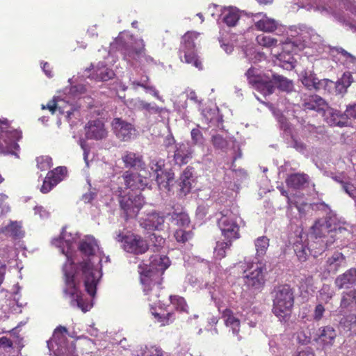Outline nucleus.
<instances>
[{
    "mask_svg": "<svg viewBox=\"0 0 356 356\" xmlns=\"http://www.w3.org/2000/svg\"><path fill=\"white\" fill-rule=\"evenodd\" d=\"M78 248L88 259L77 264L70 260L65 264L63 293L71 298L72 306L76 305L86 312L88 311L89 306L85 302L79 289V277L81 276L87 293L92 297L95 296L100 274L91 261L90 257L95 255L98 248L97 241L93 236H86L79 241Z\"/></svg>",
    "mask_w": 356,
    "mask_h": 356,
    "instance_id": "1",
    "label": "nucleus"
},
{
    "mask_svg": "<svg viewBox=\"0 0 356 356\" xmlns=\"http://www.w3.org/2000/svg\"><path fill=\"white\" fill-rule=\"evenodd\" d=\"M248 83L264 95L274 92L275 88L285 92L293 90V85L291 80L279 74H261L256 68L250 67L245 73Z\"/></svg>",
    "mask_w": 356,
    "mask_h": 356,
    "instance_id": "2",
    "label": "nucleus"
},
{
    "mask_svg": "<svg viewBox=\"0 0 356 356\" xmlns=\"http://www.w3.org/2000/svg\"><path fill=\"white\" fill-rule=\"evenodd\" d=\"M138 268L143 291L149 301L155 303L159 301V292L163 288V275L160 272H154L152 268H147V266L143 264H139Z\"/></svg>",
    "mask_w": 356,
    "mask_h": 356,
    "instance_id": "3",
    "label": "nucleus"
},
{
    "mask_svg": "<svg viewBox=\"0 0 356 356\" xmlns=\"http://www.w3.org/2000/svg\"><path fill=\"white\" fill-rule=\"evenodd\" d=\"M294 298V291L290 285L281 284L275 288L272 311L280 321L285 320L291 315Z\"/></svg>",
    "mask_w": 356,
    "mask_h": 356,
    "instance_id": "4",
    "label": "nucleus"
},
{
    "mask_svg": "<svg viewBox=\"0 0 356 356\" xmlns=\"http://www.w3.org/2000/svg\"><path fill=\"white\" fill-rule=\"evenodd\" d=\"M22 138V132L19 129H10V123L6 118L0 119V152L16 154L19 150L17 142Z\"/></svg>",
    "mask_w": 356,
    "mask_h": 356,
    "instance_id": "5",
    "label": "nucleus"
},
{
    "mask_svg": "<svg viewBox=\"0 0 356 356\" xmlns=\"http://www.w3.org/2000/svg\"><path fill=\"white\" fill-rule=\"evenodd\" d=\"M218 225L222 235L227 241H232L240 238L239 225L236 222V216L231 211L222 213L218 220Z\"/></svg>",
    "mask_w": 356,
    "mask_h": 356,
    "instance_id": "6",
    "label": "nucleus"
},
{
    "mask_svg": "<svg viewBox=\"0 0 356 356\" xmlns=\"http://www.w3.org/2000/svg\"><path fill=\"white\" fill-rule=\"evenodd\" d=\"M144 204V197L140 194L128 193L120 197V206L124 211V218L136 217Z\"/></svg>",
    "mask_w": 356,
    "mask_h": 356,
    "instance_id": "7",
    "label": "nucleus"
},
{
    "mask_svg": "<svg viewBox=\"0 0 356 356\" xmlns=\"http://www.w3.org/2000/svg\"><path fill=\"white\" fill-rule=\"evenodd\" d=\"M266 271V264L257 262L252 264L245 275V283L254 289H260L265 283L264 274Z\"/></svg>",
    "mask_w": 356,
    "mask_h": 356,
    "instance_id": "8",
    "label": "nucleus"
},
{
    "mask_svg": "<svg viewBox=\"0 0 356 356\" xmlns=\"http://www.w3.org/2000/svg\"><path fill=\"white\" fill-rule=\"evenodd\" d=\"M67 175V169L65 166H59L49 171L40 188L42 193H47Z\"/></svg>",
    "mask_w": 356,
    "mask_h": 356,
    "instance_id": "9",
    "label": "nucleus"
},
{
    "mask_svg": "<svg viewBox=\"0 0 356 356\" xmlns=\"http://www.w3.org/2000/svg\"><path fill=\"white\" fill-rule=\"evenodd\" d=\"M123 249L129 253L142 254L147 251L149 245L146 240L137 234H129L126 238L125 244L122 245Z\"/></svg>",
    "mask_w": 356,
    "mask_h": 356,
    "instance_id": "10",
    "label": "nucleus"
},
{
    "mask_svg": "<svg viewBox=\"0 0 356 356\" xmlns=\"http://www.w3.org/2000/svg\"><path fill=\"white\" fill-rule=\"evenodd\" d=\"M85 132L86 138L89 140H100L108 136L105 124L99 119L88 121L85 126Z\"/></svg>",
    "mask_w": 356,
    "mask_h": 356,
    "instance_id": "11",
    "label": "nucleus"
},
{
    "mask_svg": "<svg viewBox=\"0 0 356 356\" xmlns=\"http://www.w3.org/2000/svg\"><path fill=\"white\" fill-rule=\"evenodd\" d=\"M337 337V330L330 325L320 327L315 333L314 340L324 348H331Z\"/></svg>",
    "mask_w": 356,
    "mask_h": 356,
    "instance_id": "12",
    "label": "nucleus"
},
{
    "mask_svg": "<svg viewBox=\"0 0 356 356\" xmlns=\"http://www.w3.org/2000/svg\"><path fill=\"white\" fill-rule=\"evenodd\" d=\"M121 159L125 168L142 171L146 169V163L143 156L131 151H124Z\"/></svg>",
    "mask_w": 356,
    "mask_h": 356,
    "instance_id": "13",
    "label": "nucleus"
},
{
    "mask_svg": "<svg viewBox=\"0 0 356 356\" xmlns=\"http://www.w3.org/2000/svg\"><path fill=\"white\" fill-rule=\"evenodd\" d=\"M112 127L116 136L122 140L128 141L131 140L135 134L134 126L121 118H114L112 122Z\"/></svg>",
    "mask_w": 356,
    "mask_h": 356,
    "instance_id": "14",
    "label": "nucleus"
},
{
    "mask_svg": "<svg viewBox=\"0 0 356 356\" xmlns=\"http://www.w3.org/2000/svg\"><path fill=\"white\" fill-rule=\"evenodd\" d=\"M323 116L324 117L325 121L330 126L343 127L347 124V120H346L344 114L329 107L327 105V108L323 112Z\"/></svg>",
    "mask_w": 356,
    "mask_h": 356,
    "instance_id": "15",
    "label": "nucleus"
},
{
    "mask_svg": "<svg viewBox=\"0 0 356 356\" xmlns=\"http://www.w3.org/2000/svg\"><path fill=\"white\" fill-rule=\"evenodd\" d=\"M326 102L317 95L305 96L302 99V108L304 110L315 111L316 112H323L327 108Z\"/></svg>",
    "mask_w": 356,
    "mask_h": 356,
    "instance_id": "16",
    "label": "nucleus"
},
{
    "mask_svg": "<svg viewBox=\"0 0 356 356\" xmlns=\"http://www.w3.org/2000/svg\"><path fill=\"white\" fill-rule=\"evenodd\" d=\"M170 265V261L166 255L155 254L149 257V264L147 265V268H152L154 272H160L163 275Z\"/></svg>",
    "mask_w": 356,
    "mask_h": 356,
    "instance_id": "17",
    "label": "nucleus"
},
{
    "mask_svg": "<svg viewBox=\"0 0 356 356\" xmlns=\"http://www.w3.org/2000/svg\"><path fill=\"white\" fill-rule=\"evenodd\" d=\"M126 186L134 190H143L146 186L145 180L138 174L131 171H125L122 175Z\"/></svg>",
    "mask_w": 356,
    "mask_h": 356,
    "instance_id": "18",
    "label": "nucleus"
},
{
    "mask_svg": "<svg viewBox=\"0 0 356 356\" xmlns=\"http://www.w3.org/2000/svg\"><path fill=\"white\" fill-rule=\"evenodd\" d=\"M179 57L181 62L191 64L199 70L202 69V62L198 59L195 49L179 47Z\"/></svg>",
    "mask_w": 356,
    "mask_h": 356,
    "instance_id": "19",
    "label": "nucleus"
},
{
    "mask_svg": "<svg viewBox=\"0 0 356 356\" xmlns=\"http://www.w3.org/2000/svg\"><path fill=\"white\" fill-rule=\"evenodd\" d=\"M191 158L192 152L184 143H179L175 146L173 154V161L175 165L179 167L186 165Z\"/></svg>",
    "mask_w": 356,
    "mask_h": 356,
    "instance_id": "20",
    "label": "nucleus"
},
{
    "mask_svg": "<svg viewBox=\"0 0 356 356\" xmlns=\"http://www.w3.org/2000/svg\"><path fill=\"white\" fill-rule=\"evenodd\" d=\"M346 266L345 256L339 252H335L326 260V267L330 273H336L340 268Z\"/></svg>",
    "mask_w": 356,
    "mask_h": 356,
    "instance_id": "21",
    "label": "nucleus"
},
{
    "mask_svg": "<svg viewBox=\"0 0 356 356\" xmlns=\"http://www.w3.org/2000/svg\"><path fill=\"white\" fill-rule=\"evenodd\" d=\"M118 50L123 55L126 60H137L138 56L141 54V47L137 49L131 44L123 42L121 40L116 42Z\"/></svg>",
    "mask_w": 356,
    "mask_h": 356,
    "instance_id": "22",
    "label": "nucleus"
},
{
    "mask_svg": "<svg viewBox=\"0 0 356 356\" xmlns=\"http://www.w3.org/2000/svg\"><path fill=\"white\" fill-rule=\"evenodd\" d=\"M356 284V268H352L339 275L334 280V284L339 289Z\"/></svg>",
    "mask_w": 356,
    "mask_h": 356,
    "instance_id": "23",
    "label": "nucleus"
},
{
    "mask_svg": "<svg viewBox=\"0 0 356 356\" xmlns=\"http://www.w3.org/2000/svg\"><path fill=\"white\" fill-rule=\"evenodd\" d=\"M0 234L13 239L21 238L24 235L21 224L17 221H10L8 225L1 227Z\"/></svg>",
    "mask_w": 356,
    "mask_h": 356,
    "instance_id": "24",
    "label": "nucleus"
},
{
    "mask_svg": "<svg viewBox=\"0 0 356 356\" xmlns=\"http://www.w3.org/2000/svg\"><path fill=\"white\" fill-rule=\"evenodd\" d=\"M164 216L159 213L154 212L147 215V218L143 222V226L146 229L154 230L162 229L164 225Z\"/></svg>",
    "mask_w": 356,
    "mask_h": 356,
    "instance_id": "25",
    "label": "nucleus"
},
{
    "mask_svg": "<svg viewBox=\"0 0 356 356\" xmlns=\"http://www.w3.org/2000/svg\"><path fill=\"white\" fill-rule=\"evenodd\" d=\"M309 176L305 173H293L289 175L286 179V184L289 187L294 189H300L309 182Z\"/></svg>",
    "mask_w": 356,
    "mask_h": 356,
    "instance_id": "26",
    "label": "nucleus"
},
{
    "mask_svg": "<svg viewBox=\"0 0 356 356\" xmlns=\"http://www.w3.org/2000/svg\"><path fill=\"white\" fill-rule=\"evenodd\" d=\"M312 234L316 238L324 237L332 231L331 223L327 219H318L312 226Z\"/></svg>",
    "mask_w": 356,
    "mask_h": 356,
    "instance_id": "27",
    "label": "nucleus"
},
{
    "mask_svg": "<svg viewBox=\"0 0 356 356\" xmlns=\"http://www.w3.org/2000/svg\"><path fill=\"white\" fill-rule=\"evenodd\" d=\"M222 318L225 321V325L231 327L233 334L237 335L240 330L241 322L234 315L233 312L230 309H225L222 313Z\"/></svg>",
    "mask_w": 356,
    "mask_h": 356,
    "instance_id": "28",
    "label": "nucleus"
},
{
    "mask_svg": "<svg viewBox=\"0 0 356 356\" xmlns=\"http://www.w3.org/2000/svg\"><path fill=\"white\" fill-rule=\"evenodd\" d=\"M340 308L348 311L356 309V289H351L342 293Z\"/></svg>",
    "mask_w": 356,
    "mask_h": 356,
    "instance_id": "29",
    "label": "nucleus"
},
{
    "mask_svg": "<svg viewBox=\"0 0 356 356\" xmlns=\"http://www.w3.org/2000/svg\"><path fill=\"white\" fill-rule=\"evenodd\" d=\"M169 216H170V222L180 228L187 227L190 224L189 216L186 212L173 211L172 213H169Z\"/></svg>",
    "mask_w": 356,
    "mask_h": 356,
    "instance_id": "30",
    "label": "nucleus"
},
{
    "mask_svg": "<svg viewBox=\"0 0 356 356\" xmlns=\"http://www.w3.org/2000/svg\"><path fill=\"white\" fill-rule=\"evenodd\" d=\"M254 25L257 30L264 32H273L277 28L276 21L267 17L266 14H264V18L255 22Z\"/></svg>",
    "mask_w": 356,
    "mask_h": 356,
    "instance_id": "31",
    "label": "nucleus"
},
{
    "mask_svg": "<svg viewBox=\"0 0 356 356\" xmlns=\"http://www.w3.org/2000/svg\"><path fill=\"white\" fill-rule=\"evenodd\" d=\"M269 238L266 236L257 238L254 241V246L256 249V257H263L269 247Z\"/></svg>",
    "mask_w": 356,
    "mask_h": 356,
    "instance_id": "32",
    "label": "nucleus"
},
{
    "mask_svg": "<svg viewBox=\"0 0 356 356\" xmlns=\"http://www.w3.org/2000/svg\"><path fill=\"white\" fill-rule=\"evenodd\" d=\"M170 301L176 311L186 314L189 313V307L184 298L178 295H172L170 296Z\"/></svg>",
    "mask_w": 356,
    "mask_h": 356,
    "instance_id": "33",
    "label": "nucleus"
},
{
    "mask_svg": "<svg viewBox=\"0 0 356 356\" xmlns=\"http://www.w3.org/2000/svg\"><path fill=\"white\" fill-rule=\"evenodd\" d=\"M112 70L108 69L106 66L98 67L95 73L92 74V78L97 81H106L111 79L114 76Z\"/></svg>",
    "mask_w": 356,
    "mask_h": 356,
    "instance_id": "34",
    "label": "nucleus"
},
{
    "mask_svg": "<svg viewBox=\"0 0 356 356\" xmlns=\"http://www.w3.org/2000/svg\"><path fill=\"white\" fill-rule=\"evenodd\" d=\"M350 79L351 76L350 74H344L339 80L334 82V88L337 94H343L346 92L347 88L352 83Z\"/></svg>",
    "mask_w": 356,
    "mask_h": 356,
    "instance_id": "35",
    "label": "nucleus"
},
{
    "mask_svg": "<svg viewBox=\"0 0 356 356\" xmlns=\"http://www.w3.org/2000/svg\"><path fill=\"white\" fill-rule=\"evenodd\" d=\"M200 33L195 31H187L182 37L180 47L195 49L194 40L198 38Z\"/></svg>",
    "mask_w": 356,
    "mask_h": 356,
    "instance_id": "36",
    "label": "nucleus"
},
{
    "mask_svg": "<svg viewBox=\"0 0 356 356\" xmlns=\"http://www.w3.org/2000/svg\"><path fill=\"white\" fill-rule=\"evenodd\" d=\"M340 325L346 328L348 330L352 331L354 334L356 332V315L348 314L343 316L340 322Z\"/></svg>",
    "mask_w": 356,
    "mask_h": 356,
    "instance_id": "37",
    "label": "nucleus"
},
{
    "mask_svg": "<svg viewBox=\"0 0 356 356\" xmlns=\"http://www.w3.org/2000/svg\"><path fill=\"white\" fill-rule=\"evenodd\" d=\"M232 245V241H218L214 250V254L216 259H222L226 256V250Z\"/></svg>",
    "mask_w": 356,
    "mask_h": 356,
    "instance_id": "38",
    "label": "nucleus"
},
{
    "mask_svg": "<svg viewBox=\"0 0 356 356\" xmlns=\"http://www.w3.org/2000/svg\"><path fill=\"white\" fill-rule=\"evenodd\" d=\"M318 81L319 79L316 77L315 74L312 73H306L302 79V84L309 90H317Z\"/></svg>",
    "mask_w": 356,
    "mask_h": 356,
    "instance_id": "39",
    "label": "nucleus"
},
{
    "mask_svg": "<svg viewBox=\"0 0 356 356\" xmlns=\"http://www.w3.org/2000/svg\"><path fill=\"white\" fill-rule=\"evenodd\" d=\"M164 166L165 161L163 159L152 161L151 168L156 174V181L159 183H162L163 181V180L162 179V177L163 173L165 171Z\"/></svg>",
    "mask_w": 356,
    "mask_h": 356,
    "instance_id": "40",
    "label": "nucleus"
},
{
    "mask_svg": "<svg viewBox=\"0 0 356 356\" xmlns=\"http://www.w3.org/2000/svg\"><path fill=\"white\" fill-rule=\"evenodd\" d=\"M257 42L264 47L271 48L277 46V40L270 36L260 34L256 38Z\"/></svg>",
    "mask_w": 356,
    "mask_h": 356,
    "instance_id": "41",
    "label": "nucleus"
},
{
    "mask_svg": "<svg viewBox=\"0 0 356 356\" xmlns=\"http://www.w3.org/2000/svg\"><path fill=\"white\" fill-rule=\"evenodd\" d=\"M193 232L191 231H186L184 228L177 229L175 233L174 236L178 243H185L191 240L193 237Z\"/></svg>",
    "mask_w": 356,
    "mask_h": 356,
    "instance_id": "42",
    "label": "nucleus"
},
{
    "mask_svg": "<svg viewBox=\"0 0 356 356\" xmlns=\"http://www.w3.org/2000/svg\"><path fill=\"white\" fill-rule=\"evenodd\" d=\"M240 19L238 11L229 10L223 17V22L229 26H234Z\"/></svg>",
    "mask_w": 356,
    "mask_h": 356,
    "instance_id": "43",
    "label": "nucleus"
},
{
    "mask_svg": "<svg viewBox=\"0 0 356 356\" xmlns=\"http://www.w3.org/2000/svg\"><path fill=\"white\" fill-rule=\"evenodd\" d=\"M155 320L160 323L161 326H165L172 323L175 318V314L172 312L166 313L163 315H161L158 313H153Z\"/></svg>",
    "mask_w": 356,
    "mask_h": 356,
    "instance_id": "44",
    "label": "nucleus"
},
{
    "mask_svg": "<svg viewBox=\"0 0 356 356\" xmlns=\"http://www.w3.org/2000/svg\"><path fill=\"white\" fill-rule=\"evenodd\" d=\"M131 86L134 88H136L137 87H141L146 90L147 91H149L152 92V95L156 97L157 99L161 100L162 97L159 95V91L155 88L154 86L150 84H146L144 83H140V81H131Z\"/></svg>",
    "mask_w": 356,
    "mask_h": 356,
    "instance_id": "45",
    "label": "nucleus"
},
{
    "mask_svg": "<svg viewBox=\"0 0 356 356\" xmlns=\"http://www.w3.org/2000/svg\"><path fill=\"white\" fill-rule=\"evenodd\" d=\"M179 186L177 195L179 197H184L191 191L192 185L190 180L180 179Z\"/></svg>",
    "mask_w": 356,
    "mask_h": 356,
    "instance_id": "46",
    "label": "nucleus"
},
{
    "mask_svg": "<svg viewBox=\"0 0 356 356\" xmlns=\"http://www.w3.org/2000/svg\"><path fill=\"white\" fill-rule=\"evenodd\" d=\"M211 143L213 147L217 149H225L228 145L227 140L220 134L213 136Z\"/></svg>",
    "mask_w": 356,
    "mask_h": 356,
    "instance_id": "47",
    "label": "nucleus"
},
{
    "mask_svg": "<svg viewBox=\"0 0 356 356\" xmlns=\"http://www.w3.org/2000/svg\"><path fill=\"white\" fill-rule=\"evenodd\" d=\"M334 296V292L330 290L328 286H323L321 290L319 291V296L318 300V302H323L325 304H327L330 300H332Z\"/></svg>",
    "mask_w": 356,
    "mask_h": 356,
    "instance_id": "48",
    "label": "nucleus"
},
{
    "mask_svg": "<svg viewBox=\"0 0 356 356\" xmlns=\"http://www.w3.org/2000/svg\"><path fill=\"white\" fill-rule=\"evenodd\" d=\"M137 356H163V351L155 346H146L140 350V354Z\"/></svg>",
    "mask_w": 356,
    "mask_h": 356,
    "instance_id": "49",
    "label": "nucleus"
},
{
    "mask_svg": "<svg viewBox=\"0 0 356 356\" xmlns=\"http://www.w3.org/2000/svg\"><path fill=\"white\" fill-rule=\"evenodd\" d=\"M137 61L143 66L156 64L154 58L145 54V48L144 45L141 47V54L138 56Z\"/></svg>",
    "mask_w": 356,
    "mask_h": 356,
    "instance_id": "50",
    "label": "nucleus"
},
{
    "mask_svg": "<svg viewBox=\"0 0 356 356\" xmlns=\"http://www.w3.org/2000/svg\"><path fill=\"white\" fill-rule=\"evenodd\" d=\"M191 140L193 145H202L204 143V137L202 131L198 128H194L191 131Z\"/></svg>",
    "mask_w": 356,
    "mask_h": 356,
    "instance_id": "51",
    "label": "nucleus"
},
{
    "mask_svg": "<svg viewBox=\"0 0 356 356\" xmlns=\"http://www.w3.org/2000/svg\"><path fill=\"white\" fill-rule=\"evenodd\" d=\"M325 312V308L323 302H318L315 306L313 312L312 317L314 321L318 322L323 318L324 313Z\"/></svg>",
    "mask_w": 356,
    "mask_h": 356,
    "instance_id": "52",
    "label": "nucleus"
},
{
    "mask_svg": "<svg viewBox=\"0 0 356 356\" xmlns=\"http://www.w3.org/2000/svg\"><path fill=\"white\" fill-rule=\"evenodd\" d=\"M37 166L40 170H46L51 165V158L49 156H39L37 158Z\"/></svg>",
    "mask_w": 356,
    "mask_h": 356,
    "instance_id": "53",
    "label": "nucleus"
},
{
    "mask_svg": "<svg viewBox=\"0 0 356 356\" xmlns=\"http://www.w3.org/2000/svg\"><path fill=\"white\" fill-rule=\"evenodd\" d=\"M150 241L155 248L154 251H159L161 248L163 247L165 243V240L163 237L156 234H152L150 235Z\"/></svg>",
    "mask_w": 356,
    "mask_h": 356,
    "instance_id": "54",
    "label": "nucleus"
},
{
    "mask_svg": "<svg viewBox=\"0 0 356 356\" xmlns=\"http://www.w3.org/2000/svg\"><path fill=\"white\" fill-rule=\"evenodd\" d=\"M334 82L327 79H321L318 81L317 90H324L328 92H331V90L334 88Z\"/></svg>",
    "mask_w": 356,
    "mask_h": 356,
    "instance_id": "55",
    "label": "nucleus"
},
{
    "mask_svg": "<svg viewBox=\"0 0 356 356\" xmlns=\"http://www.w3.org/2000/svg\"><path fill=\"white\" fill-rule=\"evenodd\" d=\"M140 106L148 112L154 113H159L162 111V108H159L156 104L147 103L143 100L140 101Z\"/></svg>",
    "mask_w": 356,
    "mask_h": 356,
    "instance_id": "56",
    "label": "nucleus"
},
{
    "mask_svg": "<svg viewBox=\"0 0 356 356\" xmlns=\"http://www.w3.org/2000/svg\"><path fill=\"white\" fill-rule=\"evenodd\" d=\"M67 334V330L65 327L58 326L54 332V339L56 342H60Z\"/></svg>",
    "mask_w": 356,
    "mask_h": 356,
    "instance_id": "57",
    "label": "nucleus"
},
{
    "mask_svg": "<svg viewBox=\"0 0 356 356\" xmlns=\"http://www.w3.org/2000/svg\"><path fill=\"white\" fill-rule=\"evenodd\" d=\"M295 252L300 261H305L307 259V249L302 244L295 245Z\"/></svg>",
    "mask_w": 356,
    "mask_h": 356,
    "instance_id": "58",
    "label": "nucleus"
},
{
    "mask_svg": "<svg viewBox=\"0 0 356 356\" xmlns=\"http://www.w3.org/2000/svg\"><path fill=\"white\" fill-rule=\"evenodd\" d=\"M176 140L172 136V134H168L165 136V138L163 140V146L165 147L166 150L168 151L170 148H174L177 145H175Z\"/></svg>",
    "mask_w": 356,
    "mask_h": 356,
    "instance_id": "59",
    "label": "nucleus"
},
{
    "mask_svg": "<svg viewBox=\"0 0 356 356\" xmlns=\"http://www.w3.org/2000/svg\"><path fill=\"white\" fill-rule=\"evenodd\" d=\"M343 114L346 118V120H347L348 118L356 119V103L348 106Z\"/></svg>",
    "mask_w": 356,
    "mask_h": 356,
    "instance_id": "60",
    "label": "nucleus"
},
{
    "mask_svg": "<svg viewBox=\"0 0 356 356\" xmlns=\"http://www.w3.org/2000/svg\"><path fill=\"white\" fill-rule=\"evenodd\" d=\"M314 282V278L311 275L305 276L303 278L301 279L300 282V288L307 289L309 288V286H312Z\"/></svg>",
    "mask_w": 356,
    "mask_h": 356,
    "instance_id": "61",
    "label": "nucleus"
},
{
    "mask_svg": "<svg viewBox=\"0 0 356 356\" xmlns=\"http://www.w3.org/2000/svg\"><path fill=\"white\" fill-rule=\"evenodd\" d=\"M343 189L347 194H348L350 197H355L356 196V188L353 184H350V182H346V184H344Z\"/></svg>",
    "mask_w": 356,
    "mask_h": 356,
    "instance_id": "62",
    "label": "nucleus"
},
{
    "mask_svg": "<svg viewBox=\"0 0 356 356\" xmlns=\"http://www.w3.org/2000/svg\"><path fill=\"white\" fill-rule=\"evenodd\" d=\"M292 140L293 147L295 148L297 151L302 152L306 149V145L303 142L298 140L293 137H292Z\"/></svg>",
    "mask_w": 356,
    "mask_h": 356,
    "instance_id": "63",
    "label": "nucleus"
},
{
    "mask_svg": "<svg viewBox=\"0 0 356 356\" xmlns=\"http://www.w3.org/2000/svg\"><path fill=\"white\" fill-rule=\"evenodd\" d=\"M42 109H48L51 113V114H54L55 113L56 109H57V103H56V101L55 99V98H54L53 99L50 100L46 106H44L42 105Z\"/></svg>",
    "mask_w": 356,
    "mask_h": 356,
    "instance_id": "64",
    "label": "nucleus"
}]
</instances>
